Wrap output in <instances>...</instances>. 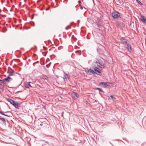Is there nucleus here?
<instances>
[{"mask_svg":"<svg viewBox=\"0 0 146 146\" xmlns=\"http://www.w3.org/2000/svg\"><path fill=\"white\" fill-rule=\"evenodd\" d=\"M119 140V139H116L115 141H118Z\"/></svg>","mask_w":146,"mask_h":146,"instance_id":"nucleus-37","label":"nucleus"},{"mask_svg":"<svg viewBox=\"0 0 146 146\" xmlns=\"http://www.w3.org/2000/svg\"><path fill=\"white\" fill-rule=\"evenodd\" d=\"M36 55V54H34V55Z\"/></svg>","mask_w":146,"mask_h":146,"instance_id":"nucleus-41","label":"nucleus"},{"mask_svg":"<svg viewBox=\"0 0 146 146\" xmlns=\"http://www.w3.org/2000/svg\"><path fill=\"white\" fill-rule=\"evenodd\" d=\"M14 70H11V73H13H13H14Z\"/></svg>","mask_w":146,"mask_h":146,"instance_id":"nucleus-29","label":"nucleus"},{"mask_svg":"<svg viewBox=\"0 0 146 146\" xmlns=\"http://www.w3.org/2000/svg\"><path fill=\"white\" fill-rule=\"evenodd\" d=\"M80 9H83L82 7H80Z\"/></svg>","mask_w":146,"mask_h":146,"instance_id":"nucleus-35","label":"nucleus"},{"mask_svg":"<svg viewBox=\"0 0 146 146\" xmlns=\"http://www.w3.org/2000/svg\"><path fill=\"white\" fill-rule=\"evenodd\" d=\"M64 75L65 78H68V74H64Z\"/></svg>","mask_w":146,"mask_h":146,"instance_id":"nucleus-21","label":"nucleus"},{"mask_svg":"<svg viewBox=\"0 0 146 146\" xmlns=\"http://www.w3.org/2000/svg\"><path fill=\"white\" fill-rule=\"evenodd\" d=\"M110 143L111 144V145L113 146H114L112 144V143H111L110 142Z\"/></svg>","mask_w":146,"mask_h":146,"instance_id":"nucleus-32","label":"nucleus"},{"mask_svg":"<svg viewBox=\"0 0 146 146\" xmlns=\"http://www.w3.org/2000/svg\"><path fill=\"white\" fill-rule=\"evenodd\" d=\"M90 72L91 73H92L93 74H98L99 75H101L97 73H96V72H95L93 70L91 69H89V70H87L86 71V72Z\"/></svg>","mask_w":146,"mask_h":146,"instance_id":"nucleus-10","label":"nucleus"},{"mask_svg":"<svg viewBox=\"0 0 146 146\" xmlns=\"http://www.w3.org/2000/svg\"><path fill=\"white\" fill-rule=\"evenodd\" d=\"M127 44L126 48L128 50V51L129 52H131L132 50L131 47V44L129 41V42L127 43Z\"/></svg>","mask_w":146,"mask_h":146,"instance_id":"nucleus-7","label":"nucleus"},{"mask_svg":"<svg viewBox=\"0 0 146 146\" xmlns=\"http://www.w3.org/2000/svg\"><path fill=\"white\" fill-rule=\"evenodd\" d=\"M75 92H73V93L71 94V96L73 99H76L75 96Z\"/></svg>","mask_w":146,"mask_h":146,"instance_id":"nucleus-17","label":"nucleus"},{"mask_svg":"<svg viewBox=\"0 0 146 146\" xmlns=\"http://www.w3.org/2000/svg\"><path fill=\"white\" fill-rule=\"evenodd\" d=\"M110 83L109 82H101L99 84V86L104 88L109 87L110 86Z\"/></svg>","mask_w":146,"mask_h":146,"instance_id":"nucleus-3","label":"nucleus"},{"mask_svg":"<svg viewBox=\"0 0 146 146\" xmlns=\"http://www.w3.org/2000/svg\"><path fill=\"white\" fill-rule=\"evenodd\" d=\"M98 66L100 68H104V66L102 62L100 63V64H97Z\"/></svg>","mask_w":146,"mask_h":146,"instance_id":"nucleus-15","label":"nucleus"},{"mask_svg":"<svg viewBox=\"0 0 146 146\" xmlns=\"http://www.w3.org/2000/svg\"><path fill=\"white\" fill-rule=\"evenodd\" d=\"M13 75V73H11V72L9 74V76H12Z\"/></svg>","mask_w":146,"mask_h":146,"instance_id":"nucleus-26","label":"nucleus"},{"mask_svg":"<svg viewBox=\"0 0 146 146\" xmlns=\"http://www.w3.org/2000/svg\"><path fill=\"white\" fill-rule=\"evenodd\" d=\"M5 104L7 105V106H8V107L9 108H10V107L8 105L7 103L5 102Z\"/></svg>","mask_w":146,"mask_h":146,"instance_id":"nucleus-28","label":"nucleus"},{"mask_svg":"<svg viewBox=\"0 0 146 146\" xmlns=\"http://www.w3.org/2000/svg\"><path fill=\"white\" fill-rule=\"evenodd\" d=\"M0 113H1V114L3 115H5V113H4V112H3L2 111H1L0 110Z\"/></svg>","mask_w":146,"mask_h":146,"instance_id":"nucleus-22","label":"nucleus"},{"mask_svg":"<svg viewBox=\"0 0 146 146\" xmlns=\"http://www.w3.org/2000/svg\"><path fill=\"white\" fill-rule=\"evenodd\" d=\"M80 2V1H78V2Z\"/></svg>","mask_w":146,"mask_h":146,"instance_id":"nucleus-38","label":"nucleus"},{"mask_svg":"<svg viewBox=\"0 0 146 146\" xmlns=\"http://www.w3.org/2000/svg\"><path fill=\"white\" fill-rule=\"evenodd\" d=\"M9 113L8 115L5 114V115H4L5 116H7L9 117H12V115H13V114L11 111H7L4 112V113Z\"/></svg>","mask_w":146,"mask_h":146,"instance_id":"nucleus-9","label":"nucleus"},{"mask_svg":"<svg viewBox=\"0 0 146 146\" xmlns=\"http://www.w3.org/2000/svg\"><path fill=\"white\" fill-rule=\"evenodd\" d=\"M43 108L44 109H46V107L45 106H44L43 107Z\"/></svg>","mask_w":146,"mask_h":146,"instance_id":"nucleus-34","label":"nucleus"},{"mask_svg":"<svg viewBox=\"0 0 146 146\" xmlns=\"http://www.w3.org/2000/svg\"><path fill=\"white\" fill-rule=\"evenodd\" d=\"M0 120L3 121L4 125H6V120L5 118L2 117L1 116H0Z\"/></svg>","mask_w":146,"mask_h":146,"instance_id":"nucleus-14","label":"nucleus"},{"mask_svg":"<svg viewBox=\"0 0 146 146\" xmlns=\"http://www.w3.org/2000/svg\"><path fill=\"white\" fill-rule=\"evenodd\" d=\"M31 25L33 26H34L35 25V23H34L33 22H32L31 23Z\"/></svg>","mask_w":146,"mask_h":146,"instance_id":"nucleus-25","label":"nucleus"},{"mask_svg":"<svg viewBox=\"0 0 146 146\" xmlns=\"http://www.w3.org/2000/svg\"><path fill=\"white\" fill-rule=\"evenodd\" d=\"M4 16L6 17V16L5 15H4Z\"/></svg>","mask_w":146,"mask_h":146,"instance_id":"nucleus-40","label":"nucleus"},{"mask_svg":"<svg viewBox=\"0 0 146 146\" xmlns=\"http://www.w3.org/2000/svg\"><path fill=\"white\" fill-rule=\"evenodd\" d=\"M77 98H79V95L77 93H76V92H75V95H74Z\"/></svg>","mask_w":146,"mask_h":146,"instance_id":"nucleus-20","label":"nucleus"},{"mask_svg":"<svg viewBox=\"0 0 146 146\" xmlns=\"http://www.w3.org/2000/svg\"><path fill=\"white\" fill-rule=\"evenodd\" d=\"M121 14L117 11H113L111 13V16L114 19L120 18L121 19Z\"/></svg>","mask_w":146,"mask_h":146,"instance_id":"nucleus-2","label":"nucleus"},{"mask_svg":"<svg viewBox=\"0 0 146 146\" xmlns=\"http://www.w3.org/2000/svg\"><path fill=\"white\" fill-rule=\"evenodd\" d=\"M50 66V64H47L46 65V67H47V68H48Z\"/></svg>","mask_w":146,"mask_h":146,"instance_id":"nucleus-27","label":"nucleus"},{"mask_svg":"<svg viewBox=\"0 0 146 146\" xmlns=\"http://www.w3.org/2000/svg\"><path fill=\"white\" fill-rule=\"evenodd\" d=\"M136 1L137 3L139 4L140 5H142L143 4V3L139 0H136Z\"/></svg>","mask_w":146,"mask_h":146,"instance_id":"nucleus-19","label":"nucleus"},{"mask_svg":"<svg viewBox=\"0 0 146 146\" xmlns=\"http://www.w3.org/2000/svg\"><path fill=\"white\" fill-rule=\"evenodd\" d=\"M70 26H68V27H66V30H67L68 29V27H69Z\"/></svg>","mask_w":146,"mask_h":146,"instance_id":"nucleus-30","label":"nucleus"},{"mask_svg":"<svg viewBox=\"0 0 146 146\" xmlns=\"http://www.w3.org/2000/svg\"><path fill=\"white\" fill-rule=\"evenodd\" d=\"M0 85L2 86H4L6 85L5 82L4 80H3V79L2 80L0 79Z\"/></svg>","mask_w":146,"mask_h":146,"instance_id":"nucleus-12","label":"nucleus"},{"mask_svg":"<svg viewBox=\"0 0 146 146\" xmlns=\"http://www.w3.org/2000/svg\"><path fill=\"white\" fill-rule=\"evenodd\" d=\"M5 32L6 31H7V29L6 28H5Z\"/></svg>","mask_w":146,"mask_h":146,"instance_id":"nucleus-33","label":"nucleus"},{"mask_svg":"<svg viewBox=\"0 0 146 146\" xmlns=\"http://www.w3.org/2000/svg\"><path fill=\"white\" fill-rule=\"evenodd\" d=\"M42 78L44 80H48V77L46 75H43L42 76Z\"/></svg>","mask_w":146,"mask_h":146,"instance_id":"nucleus-18","label":"nucleus"},{"mask_svg":"<svg viewBox=\"0 0 146 146\" xmlns=\"http://www.w3.org/2000/svg\"><path fill=\"white\" fill-rule=\"evenodd\" d=\"M40 125H41V126H42V124H40Z\"/></svg>","mask_w":146,"mask_h":146,"instance_id":"nucleus-36","label":"nucleus"},{"mask_svg":"<svg viewBox=\"0 0 146 146\" xmlns=\"http://www.w3.org/2000/svg\"><path fill=\"white\" fill-rule=\"evenodd\" d=\"M11 92V93L12 94H16L18 92H16L15 93V92Z\"/></svg>","mask_w":146,"mask_h":146,"instance_id":"nucleus-24","label":"nucleus"},{"mask_svg":"<svg viewBox=\"0 0 146 146\" xmlns=\"http://www.w3.org/2000/svg\"><path fill=\"white\" fill-rule=\"evenodd\" d=\"M102 62L101 60L97 59V60L94 62V63L96 64H100V63H102Z\"/></svg>","mask_w":146,"mask_h":146,"instance_id":"nucleus-16","label":"nucleus"},{"mask_svg":"<svg viewBox=\"0 0 146 146\" xmlns=\"http://www.w3.org/2000/svg\"><path fill=\"white\" fill-rule=\"evenodd\" d=\"M42 119H40V121L41 122V121H42Z\"/></svg>","mask_w":146,"mask_h":146,"instance_id":"nucleus-31","label":"nucleus"},{"mask_svg":"<svg viewBox=\"0 0 146 146\" xmlns=\"http://www.w3.org/2000/svg\"><path fill=\"white\" fill-rule=\"evenodd\" d=\"M93 69L95 71V72L96 73L99 74H100L102 73L100 69L98 68L97 67H94L93 68Z\"/></svg>","mask_w":146,"mask_h":146,"instance_id":"nucleus-6","label":"nucleus"},{"mask_svg":"<svg viewBox=\"0 0 146 146\" xmlns=\"http://www.w3.org/2000/svg\"><path fill=\"white\" fill-rule=\"evenodd\" d=\"M30 83L29 82H27L25 83V86L26 88H29L30 87L32 88V86L30 84Z\"/></svg>","mask_w":146,"mask_h":146,"instance_id":"nucleus-11","label":"nucleus"},{"mask_svg":"<svg viewBox=\"0 0 146 146\" xmlns=\"http://www.w3.org/2000/svg\"><path fill=\"white\" fill-rule=\"evenodd\" d=\"M97 89L98 90L100 91H103L102 90V89L101 88H97Z\"/></svg>","mask_w":146,"mask_h":146,"instance_id":"nucleus-23","label":"nucleus"},{"mask_svg":"<svg viewBox=\"0 0 146 146\" xmlns=\"http://www.w3.org/2000/svg\"><path fill=\"white\" fill-rule=\"evenodd\" d=\"M120 40L121 42V43L125 44H127L128 42H129V40H127L125 39L124 38L122 37L121 38Z\"/></svg>","mask_w":146,"mask_h":146,"instance_id":"nucleus-5","label":"nucleus"},{"mask_svg":"<svg viewBox=\"0 0 146 146\" xmlns=\"http://www.w3.org/2000/svg\"><path fill=\"white\" fill-rule=\"evenodd\" d=\"M7 100L15 108L19 109V107H20V104L17 101H15L11 99L7 98Z\"/></svg>","mask_w":146,"mask_h":146,"instance_id":"nucleus-1","label":"nucleus"},{"mask_svg":"<svg viewBox=\"0 0 146 146\" xmlns=\"http://www.w3.org/2000/svg\"><path fill=\"white\" fill-rule=\"evenodd\" d=\"M78 22H80V20H78Z\"/></svg>","mask_w":146,"mask_h":146,"instance_id":"nucleus-39","label":"nucleus"},{"mask_svg":"<svg viewBox=\"0 0 146 146\" xmlns=\"http://www.w3.org/2000/svg\"><path fill=\"white\" fill-rule=\"evenodd\" d=\"M140 19L143 23H146V18L144 16L141 15Z\"/></svg>","mask_w":146,"mask_h":146,"instance_id":"nucleus-8","label":"nucleus"},{"mask_svg":"<svg viewBox=\"0 0 146 146\" xmlns=\"http://www.w3.org/2000/svg\"><path fill=\"white\" fill-rule=\"evenodd\" d=\"M12 78H11L9 76H7L6 78H5L3 79V80H4L6 84L7 83L10 82L11 81H12Z\"/></svg>","mask_w":146,"mask_h":146,"instance_id":"nucleus-4","label":"nucleus"},{"mask_svg":"<svg viewBox=\"0 0 146 146\" xmlns=\"http://www.w3.org/2000/svg\"><path fill=\"white\" fill-rule=\"evenodd\" d=\"M116 98L114 97V96L112 95H111V96L109 97V100H112L113 102L115 101Z\"/></svg>","mask_w":146,"mask_h":146,"instance_id":"nucleus-13","label":"nucleus"}]
</instances>
